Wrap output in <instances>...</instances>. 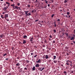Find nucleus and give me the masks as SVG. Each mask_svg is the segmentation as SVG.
<instances>
[{"label":"nucleus","mask_w":75,"mask_h":75,"mask_svg":"<svg viewBox=\"0 0 75 75\" xmlns=\"http://www.w3.org/2000/svg\"><path fill=\"white\" fill-rule=\"evenodd\" d=\"M1 18L3 19H6L7 18H8V14H5L4 17H3V15H1Z\"/></svg>","instance_id":"nucleus-1"},{"label":"nucleus","mask_w":75,"mask_h":75,"mask_svg":"<svg viewBox=\"0 0 75 75\" xmlns=\"http://www.w3.org/2000/svg\"><path fill=\"white\" fill-rule=\"evenodd\" d=\"M28 11H25V15H26V16H29L31 15V13H30V12H29V13H28Z\"/></svg>","instance_id":"nucleus-2"},{"label":"nucleus","mask_w":75,"mask_h":75,"mask_svg":"<svg viewBox=\"0 0 75 75\" xmlns=\"http://www.w3.org/2000/svg\"><path fill=\"white\" fill-rule=\"evenodd\" d=\"M8 6H7L5 7H4V8L3 9V10L4 11H6V10L8 8V7L10 6V4H8Z\"/></svg>","instance_id":"nucleus-3"},{"label":"nucleus","mask_w":75,"mask_h":75,"mask_svg":"<svg viewBox=\"0 0 75 75\" xmlns=\"http://www.w3.org/2000/svg\"><path fill=\"white\" fill-rule=\"evenodd\" d=\"M74 38H75V36H73L70 39L71 40H74Z\"/></svg>","instance_id":"nucleus-4"},{"label":"nucleus","mask_w":75,"mask_h":75,"mask_svg":"<svg viewBox=\"0 0 75 75\" xmlns=\"http://www.w3.org/2000/svg\"><path fill=\"white\" fill-rule=\"evenodd\" d=\"M31 12L32 13H35L36 12V10L35 9H33L31 11Z\"/></svg>","instance_id":"nucleus-5"},{"label":"nucleus","mask_w":75,"mask_h":75,"mask_svg":"<svg viewBox=\"0 0 75 75\" xmlns=\"http://www.w3.org/2000/svg\"><path fill=\"white\" fill-rule=\"evenodd\" d=\"M35 67H40V65L38 64H37L35 66Z\"/></svg>","instance_id":"nucleus-6"},{"label":"nucleus","mask_w":75,"mask_h":75,"mask_svg":"<svg viewBox=\"0 0 75 75\" xmlns=\"http://www.w3.org/2000/svg\"><path fill=\"white\" fill-rule=\"evenodd\" d=\"M41 60L40 59H39L38 60V62H36V63H41Z\"/></svg>","instance_id":"nucleus-7"},{"label":"nucleus","mask_w":75,"mask_h":75,"mask_svg":"<svg viewBox=\"0 0 75 75\" xmlns=\"http://www.w3.org/2000/svg\"><path fill=\"white\" fill-rule=\"evenodd\" d=\"M14 8H15V9H17L18 8H20V7H18L17 6H15L14 7Z\"/></svg>","instance_id":"nucleus-8"},{"label":"nucleus","mask_w":75,"mask_h":75,"mask_svg":"<svg viewBox=\"0 0 75 75\" xmlns=\"http://www.w3.org/2000/svg\"><path fill=\"white\" fill-rule=\"evenodd\" d=\"M33 38H31L30 39V42H31V41H33Z\"/></svg>","instance_id":"nucleus-9"},{"label":"nucleus","mask_w":75,"mask_h":75,"mask_svg":"<svg viewBox=\"0 0 75 75\" xmlns=\"http://www.w3.org/2000/svg\"><path fill=\"white\" fill-rule=\"evenodd\" d=\"M49 58V57H48V55H46V56H45V58H46V59H48Z\"/></svg>","instance_id":"nucleus-10"},{"label":"nucleus","mask_w":75,"mask_h":75,"mask_svg":"<svg viewBox=\"0 0 75 75\" xmlns=\"http://www.w3.org/2000/svg\"><path fill=\"white\" fill-rule=\"evenodd\" d=\"M26 42L25 40H23V44H26Z\"/></svg>","instance_id":"nucleus-11"},{"label":"nucleus","mask_w":75,"mask_h":75,"mask_svg":"<svg viewBox=\"0 0 75 75\" xmlns=\"http://www.w3.org/2000/svg\"><path fill=\"white\" fill-rule=\"evenodd\" d=\"M23 39H25L27 38V36L26 35H23Z\"/></svg>","instance_id":"nucleus-12"},{"label":"nucleus","mask_w":75,"mask_h":75,"mask_svg":"<svg viewBox=\"0 0 75 75\" xmlns=\"http://www.w3.org/2000/svg\"><path fill=\"white\" fill-rule=\"evenodd\" d=\"M54 27H57V25H56V22H54Z\"/></svg>","instance_id":"nucleus-13"},{"label":"nucleus","mask_w":75,"mask_h":75,"mask_svg":"<svg viewBox=\"0 0 75 75\" xmlns=\"http://www.w3.org/2000/svg\"><path fill=\"white\" fill-rule=\"evenodd\" d=\"M56 59V56H53V60Z\"/></svg>","instance_id":"nucleus-14"},{"label":"nucleus","mask_w":75,"mask_h":75,"mask_svg":"<svg viewBox=\"0 0 75 75\" xmlns=\"http://www.w3.org/2000/svg\"><path fill=\"white\" fill-rule=\"evenodd\" d=\"M15 5L14 4H13L12 5H10V6H13V8H14V6Z\"/></svg>","instance_id":"nucleus-15"},{"label":"nucleus","mask_w":75,"mask_h":75,"mask_svg":"<svg viewBox=\"0 0 75 75\" xmlns=\"http://www.w3.org/2000/svg\"><path fill=\"white\" fill-rule=\"evenodd\" d=\"M20 65V64L19 63H18L17 64H16V66H19Z\"/></svg>","instance_id":"nucleus-16"},{"label":"nucleus","mask_w":75,"mask_h":75,"mask_svg":"<svg viewBox=\"0 0 75 75\" xmlns=\"http://www.w3.org/2000/svg\"><path fill=\"white\" fill-rule=\"evenodd\" d=\"M66 64L67 65H69V62H67L66 63Z\"/></svg>","instance_id":"nucleus-17"},{"label":"nucleus","mask_w":75,"mask_h":75,"mask_svg":"<svg viewBox=\"0 0 75 75\" xmlns=\"http://www.w3.org/2000/svg\"><path fill=\"white\" fill-rule=\"evenodd\" d=\"M57 61H56V60H53V62L55 63H57Z\"/></svg>","instance_id":"nucleus-18"},{"label":"nucleus","mask_w":75,"mask_h":75,"mask_svg":"<svg viewBox=\"0 0 75 75\" xmlns=\"http://www.w3.org/2000/svg\"><path fill=\"white\" fill-rule=\"evenodd\" d=\"M5 3H6V4H10V3H9L8 2H5Z\"/></svg>","instance_id":"nucleus-19"},{"label":"nucleus","mask_w":75,"mask_h":75,"mask_svg":"<svg viewBox=\"0 0 75 75\" xmlns=\"http://www.w3.org/2000/svg\"><path fill=\"white\" fill-rule=\"evenodd\" d=\"M61 59H62V57H61V56L59 57V58L58 59L61 60Z\"/></svg>","instance_id":"nucleus-20"},{"label":"nucleus","mask_w":75,"mask_h":75,"mask_svg":"<svg viewBox=\"0 0 75 75\" xmlns=\"http://www.w3.org/2000/svg\"><path fill=\"white\" fill-rule=\"evenodd\" d=\"M26 63H29V62H30V61H29L27 60L26 61Z\"/></svg>","instance_id":"nucleus-21"},{"label":"nucleus","mask_w":75,"mask_h":75,"mask_svg":"<svg viewBox=\"0 0 75 75\" xmlns=\"http://www.w3.org/2000/svg\"><path fill=\"white\" fill-rule=\"evenodd\" d=\"M65 49H69V47L66 46L65 47Z\"/></svg>","instance_id":"nucleus-22"},{"label":"nucleus","mask_w":75,"mask_h":75,"mask_svg":"<svg viewBox=\"0 0 75 75\" xmlns=\"http://www.w3.org/2000/svg\"><path fill=\"white\" fill-rule=\"evenodd\" d=\"M54 16V14H52V16H51V17H52V18H53Z\"/></svg>","instance_id":"nucleus-23"},{"label":"nucleus","mask_w":75,"mask_h":75,"mask_svg":"<svg viewBox=\"0 0 75 75\" xmlns=\"http://www.w3.org/2000/svg\"><path fill=\"white\" fill-rule=\"evenodd\" d=\"M33 70H35V67H33Z\"/></svg>","instance_id":"nucleus-24"},{"label":"nucleus","mask_w":75,"mask_h":75,"mask_svg":"<svg viewBox=\"0 0 75 75\" xmlns=\"http://www.w3.org/2000/svg\"><path fill=\"white\" fill-rule=\"evenodd\" d=\"M0 37H1V38H2L3 37V35L2 34H1V35L0 36Z\"/></svg>","instance_id":"nucleus-25"},{"label":"nucleus","mask_w":75,"mask_h":75,"mask_svg":"<svg viewBox=\"0 0 75 75\" xmlns=\"http://www.w3.org/2000/svg\"><path fill=\"white\" fill-rule=\"evenodd\" d=\"M7 54L6 53H5L4 54H3V56H6Z\"/></svg>","instance_id":"nucleus-26"},{"label":"nucleus","mask_w":75,"mask_h":75,"mask_svg":"<svg viewBox=\"0 0 75 75\" xmlns=\"http://www.w3.org/2000/svg\"><path fill=\"white\" fill-rule=\"evenodd\" d=\"M64 3H67V1L66 0H64Z\"/></svg>","instance_id":"nucleus-27"},{"label":"nucleus","mask_w":75,"mask_h":75,"mask_svg":"<svg viewBox=\"0 0 75 75\" xmlns=\"http://www.w3.org/2000/svg\"><path fill=\"white\" fill-rule=\"evenodd\" d=\"M69 12H67V15H68V16H69Z\"/></svg>","instance_id":"nucleus-28"},{"label":"nucleus","mask_w":75,"mask_h":75,"mask_svg":"<svg viewBox=\"0 0 75 75\" xmlns=\"http://www.w3.org/2000/svg\"><path fill=\"white\" fill-rule=\"evenodd\" d=\"M22 69L21 68L20 69V70L19 71V72H21V71H22Z\"/></svg>","instance_id":"nucleus-29"},{"label":"nucleus","mask_w":75,"mask_h":75,"mask_svg":"<svg viewBox=\"0 0 75 75\" xmlns=\"http://www.w3.org/2000/svg\"><path fill=\"white\" fill-rule=\"evenodd\" d=\"M45 43H47V40H45Z\"/></svg>","instance_id":"nucleus-30"},{"label":"nucleus","mask_w":75,"mask_h":75,"mask_svg":"<svg viewBox=\"0 0 75 75\" xmlns=\"http://www.w3.org/2000/svg\"><path fill=\"white\" fill-rule=\"evenodd\" d=\"M24 69L25 70H28V69H27V68H26V67H25V68H24Z\"/></svg>","instance_id":"nucleus-31"},{"label":"nucleus","mask_w":75,"mask_h":75,"mask_svg":"<svg viewBox=\"0 0 75 75\" xmlns=\"http://www.w3.org/2000/svg\"><path fill=\"white\" fill-rule=\"evenodd\" d=\"M63 73L64 74H66L67 73V72L65 71H64V72H63Z\"/></svg>","instance_id":"nucleus-32"},{"label":"nucleus","mask_w":75,"mask_h":75,"mask_svg":"<svg viewBox=\"0 0 75 75\" xmlns=\"http://www.w3.org/2000/svg\"><path fill=\"white\" fill-rule=\"evenodd\" d=\"M44 69H45V67L42 68V70H41V71H42V70Z\"/></svg>","instance_id":"nucleus-33"},{"label":"nucleus","mask_w":75,"mask_h":75,"mask_svg":"<svg viewBox=\"0 0 75 75\" xmlns=\"http://www.w3.org/2000/svg\"><path fill=\"white\" fill-rule=\"evenodd\" d=\"M38 56V55L36 54V55H35L34 56V58H36V57H37V56Z\"/></svg>","instance_id":"nucleus-34"},{"label":"nucleus","mask_w":75,"mask_h":75,"mask_svg":"<svg viewBox=\"0 0 75 75\" xmlns=\"http://www.w3.org/2000/svg\"><path fill=\"white\" fill-rule=\"evenodd\" d=\"M57 21L60 22V19H58L57 20Z\"/></svg>","instance_id":"nucleus-35"},{"label":"nucleus","mask_w":75,"mask_h":75,"mask_svg":"<svg viewBox=\"0 0 75 75\" xmlns=\"http://www.w3.org/2000/svg\"><path fill=\"white\" fill-rule=\"evenodd\" d=\"M16 9H17L18 10H21V9H20L21 8H15Z\"/></svg>","instance_id":"nucleus-36"},{"label":"nucleus","mask_w":75,"mask_h":75,"mask_svg":"<svg viewBox=\"0 0 75 75\" xmlns=\"http://www.w3.org/2000/svg\"><path fill=\"white\" fill-rule=\"evenodd\" d=\"M28 8H30V5L29 4L28 5Z\"/></svg>","instance_id":"nucleus-37"},{"label":"nucleus","mask_w":75,"mask_h":75,"mask_svg":"<svg viewBox=\"0 0 75 75\" xmlns=\"http://www.w3.org/2000/svg\"><path fill=\"white\" fill-rule=\"evenodd\" d=\"M53 31H54V33H56V30H53Z\"/></svg>","instance_id":"nucleus-38"},{"label":"nucleus","mask_w":75,"mask_h":75,"mask_svg":"<svg viewBox=\"0 0 75 75\" xmlns=\"http://www.w3.org/2000/svg\"><path fill=\"white\" fill-rule=\"evenodd\" d=\"M70 73H73V71H70Z\"/></svg>","instance_id":"nucleus-39"},{"label":"nucleus","mask_w":75,"mask_h":75,"mask_svg":"<svg viewBox=\"0 0 75 75\" xmlns=\"http://www.w3.org/2000/svg\"><path fill=\"white\" fill-rule=\"evenodd\" d=\"M5 19L6 20V21H9V19H7L6 18Z\"/></svg>","instance_id":"nucleus-40"},{"label":"nucleus","mask_w":75,"mask_h":75,"mask_svg":"<svg viewBox=\"0 0 75 75\" xmlns=\"http://www.w3.org/2000/svg\"><path fill=\"white\" fill-rule=\"evenodd\" d=\"M49 37L50 38H52V35H50Z\"/></svg>","instance_id":"nucleus-41"},{"label":"nucleus","mask_w":75,"mask_h":75,"mask_svg":"<svg viewBox=\"0 0 75 75\" xmlns=\"http://www.w3.org/2000/svg\"><path fill=\"white\" fill-rule=\"evenodd\" d=\"M17 5L18 6H20V3H18V4H17Z\"/></svg>","instance_id":"nucleus-42"},{"label":"nucleus","mask_w":75,"mask_h":75,"mask_svg":"<svg viewBox=\"0 0 75 75\" xmlns=\"http://www.w3.org/2000/svg\"><path fill=\"white\" fill-rule=\"evenodd\" d=\"M5 13H6V12H3L2 14H5Z\"/></svg>","instance_id":"nucleus-43"},{"label":"nucleus","mask_w":75,"mask_h":75,"mask_svg":"<svg viewBox=\"0 0 75 75\" xmlns=\"http://www.w3.org/2000/svg\"><path fill=\"white\" fill-rule=\"evenodd\" d=\"M67 55H69V53H67Z\"/></svg>","instance_id":"nucleus-44"},{"label":"nucleus","mask_w":75,"mask_h":75,"mask_svg":"<svg viewBox=\"0 0 75 75\" xmlns=\"http://www.w3.org/2000/svg\"><path fill=\"white\" fill-rule=\"evenodd\" d=\"M66 35L68 37V33H67V34H66Z\"/></svg>","instance_id":"nucleus-45"},{"label":"nucleus","mask_w":75,"mask_h":75,"mask_svg":"<svg viewBox=\"0 0 75 75\" xmlns=\"http://www.w3.org/2000/svg\"><path fill=\"white\" fill-rule=\"evenodd\" d=\"M35 22H36L38 21V20H36L35 21Z\"/></svg>","instance_id":"nucleus-46"},{"label":"nucleus","mask_w":75,"mask_h":75,"mask_svg":"<svg viewBox=\"0 0 75 75\" xmlns=\"http://www.w3.org/2000/svg\"><path fill=\"white\" fill-rule=\"evenodd\" d=\"M70 44H71V45H74L73 43H70Z\"/></svg>","instance_id":"nucleus-47"},{"label":"nucleus","mask_w":75,"mask_h":75,"mask_svg":"<svg viewBox=\"0 0 75 75\" xmlns=\"http://www.w3.org/2000/svg\"><path fill=\"white\" fill-rule=\"evenodd\" d=\"M53 43H55V41H54V40H53Z\"/></svg>","instance_id":"nucleus-48"},{"label":"nucleus","mask_w":75,"mask_h":75,"mask_svg":"<svg viewBox=\"0 0 75 75\" xmlns=\"http://www.w3.org/2000/svg\"><path fill=\"white\" fill-rule=\"evenodd\" d=\"M66 62H71L70 61H69V60H67V61H66Z\"/></svg>","instance_id":"nucleus-49"},{"label":"nucleus","mask_w":75,"mask_h":75,"mask_svg":"<svg viewBox=\"0 0 75 75\" xmlns=\"http://www.w3.org/2000/svg\"><path fill=\"white\" fill-rule=\"evenodd\" d=\"M21 19H22V20H24V18H21Z\"/></svg>","instance_id":"nucleus-50"},{"label":"nucleus","mask_w":75,"mask_h":75,"mask_svg":"<svg viewBox=\"0 0 75 75\" xmlns=\"http://www.w3.org/2000/svg\"><path fill=\"white\" fill-rule=\"evenodd\" d=\"M31 44H33V41H31Z\"/></svg>","instance_id":"nucleus-51"},{"label":"nucleus","mask_w":75,"mask_h":75,"mask_svg":"<svg viewBox=\"0 0 75 75\" xmlns=\"http://www.w3.org/2000/svg\"><path fill=\"white\" fill-rule=\"evenodd\" d=\"M4 5L5 6H6V4H4Z\"/></svg>","instance_id":"nucleus-52"},{"label":"nucleus","mask_w":75,"mask_h":75,"mask_svg":"<svg viewBox=\"0 0 75 75\" xmlns=\"http://www.w3.org/2000/svg\"><path fill=\"white\" fill-rule=\"evenodd\" d=\"M73 43H75V42H74V40H73Z\"/></svg>","instance_id":"nucleus-53"},{"label":"nucleus","mask_w":75,"mask_h":75,"mask_svg":"<svg viewBox=\"0 0 75 75\" xmlns=\"http://www.w3.org/2000/svg\"><path fill=\"white\" fill-rule=\"evenodd\" d=\"M8 59H6L5 60L8 61Z\"/></svg>","instance_id":"nucleus-54"},{"label":"nucleus","mask_w":75,"mask_h":75,"mask_svg":"<svg viewBox=\"0 0 75 75\" xmlns=\"http://www.w3.org/2000/svg\"><path fill=\"white\" fill-rule=\"evenodd\" d=\"M20 59V58L19 57H17V59Z\"/></svg>","instance_id":"nucleus-55"},{"label":"nucleus","mask_w":75,"mask_h":75,"mask_svg":"<svg viewBox=\"0 0 75 75\" xmlns=\"http://www.w3.org/2000/svg\"><path fill=\"white\" fill-rule=\"evenodd\" d=\"M61 66H62V67H63V64H61Z\"/></svg>","instance_id":"nucleus-56"},{"label":"nucleus","mask_w":75,"mask_h":75,"mask_svg":"<svg viewBox=\"0 0 75 75\" xmlns=\"http://www.w3.org/2000/svg\"><path fill=\"white\" fill-rule=\"evenodd\" d=\"M74 34H75V30H74Z\"/></svg>","instance_id":"nucleus-57"},{"label":"nucleus","mask_w":75,"mask_h":75,"mask_svg":"<svg viewBox=\"0 0 75 75\" xmlns=\"http://www.w3.org/2000/svg\"><path fill=\"white\" fill-rule=\"evenodd\" d=\"M58 63H60V61H58Z\"/></svg>","instance_id":"nucleus-58"},{"label":"nucleus","mask_w":75,"mask_h":75,"mask_svg":"<svg viewBox=\"0 0 75 75\" xmlns=\"http://www.w3.org/2000/svg\"><path fill=\"white\" fill-rule=\"evenodd\" d=\"M51 60H49V62H51Z\"/></svg>","instance_id":"nucleus-59"},{"label":"nucleus","mask_w":75,"mask_h":75,"mask_svg":"<svg viewBox=\"0 0 75 75\" xmlns=\"http://www.w3.org/2000/svg\"><path fill=\"white\" fill-rule=\"evenodd\" d=\"M70 66H71V67H72V64H71L70 65Z\"/></svg>","instance_id":"nucleus-60"},{"label":"nucleus","mask_w":75,"mask_h":75,"mask_svg":"<svg viewBox=\"0 0 75 75\" xmlns=\"http://www.w3.org/2000/svg\"><path fill=\"white\" fill-rule=\"evenodd\" d=\"M60 12H61V13H62V10H60Z\"/></svg>","instance_id":"nucleus-61"},{"label":"nucleus","mask_w":75,"mask_h":75,"mask_svg":"<svg viewBox=\"0 0 75 75\" xmlns=\"http://www.w3.org/2000/svg\"><path fill=\"white\" fill-rule=\"evenodd\" d=\"M68 38H71V37L69 36V37H68Z\"/></svg>","instance_id":"nucleus-62"},{"label":"nucleus","mask_w":75,"mask_h":75,"mask_svg":"<svg viewBox=\"0 0 75 75\" xmlns=\"http://www.w3.org/2000/svg\"><path fill=\"white\" fill-rule=\"evenodd\" d=\"M18 69H20V67H18Z\"/></svg>","instance_id":"nucleus-63"},{"label":"nucleus","mask_w":75,"mask_h":75,"mask_svg":"<svg viewBox=\"0 0 75 75\" xmlns=\"http://www.w3.org/2000/svg\"><path fill=\"white\" fill-rule=\"evenodd\" d=\"M73 36H75V35H74V34L73 35Z\"/></svg>","instance_id":"nucleus-64"}]
</instances>
